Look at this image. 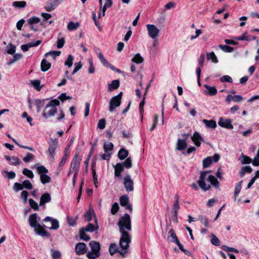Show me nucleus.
I'll use <instances>...</instances> for the list:
<instances>
[{
	"label": "nucleus",
	"instance_id": "nucleus-61",
	"mask_svg": "<svg viewBox=\"0 0 259 259\" xmlns=\"http://www.w3.org/2000/svg\"><path fill=\"white\" fill-rule=\"evenodd\" d=\"M119 206L117 203L115 202L112 206L111 209V213L112 214H115L118 210Z\"/></svg>",
	"mask_w": 259,
	"mask_h": 259
},
{
	"label": "nucleus",
	"instance_id": "nucleus-48",
	"mask_svg": "<svg viewBox=\"0 0 259 259\" xmlns=\"http://www.w3.org/2000/svg\"><path fill=\"white\" fill-rule=\"evenodd\" d=\"M61 54V52L60 51H51V52H49L48 53H47L45 56L46 57H48L49 56H52L54 59H55V58L57 56H60Z\"/></svg>",
	"mask_w": 259,
	"mask_h": 259
},
{
	"label": "nucleus",
	"instance_id": "nucleus-45",
	"mask_svg": "<svg viewBox=\"0 0 259 259\" xmlns=\"http://www.w3.org/2000/svg\"><path fill=\"white\" fill-rule=\"evenodd\" d=\"M73 60V56L71 55H69L67 60L65 62V65L67 66L68 68L71 67L72 65Z\"/></svg>",
	"mask_w": 259,
	"mask_h": 259
},
{
	"label": "nucleus",
	"instance_id": "nucleus-25",
	"mask_svg": "<svg viewBox=\"0 0 259 259\" xmlns=\"http://www.w3.org/2000/svg\"><path fill=\"white\" fill-rule=\"evenodd\" d=\"M80 26V23L78 22H69L67 26V28L69 31H73L77 29Z\"/></svg>",
	"mask_w": 259,
	"mask_h": 259
},
{
	"label": "nucleus",
	"instance_id": "nucleus-63",
	"mask_svg": "<svg viewBox=\"0 0 259 259\" xmlns=\"http://www.w3.org/2000/svg\"><path fill=\"white\" fill-rule=\"evenodd\" d=\"M34 158V155L31 153H28L24 158L23 160L25 162H29Z\"/></svg>",
	"mask_w": 259,
	"mask_h": 259
},
{
	"label": "nucleus",
	"instance_id": "nucleus-17",
	"mask_svg": "<svg viewBox=\"0 0 259 259\" xmlns=\"http://www.w3.org/2000/svg\"><path fill=\"white\" fill-rule=\"evenodd\" d=\"M44 221L51 222L52 226L49 228L50 229L56 230L59 227V222L57 220L51 218L50 217H47L44 220Z\"/></svg>",
	"mask_w": 259,
	"mask_h": 259
},
{
	"label": "nucleus",
	"instance_id": "nucleus-11",
	"mask_svg": "<svg viewBox=\"0 0 259 259\" xmlns=\"http://www.w3.org/2000/svg\"><path fill=\"white\" fill-rule=\"evenodd\" d=\"M58 146V141L57 139H52L51 143L49 144V147L48 148V153L49 158L51 160H53L54 159L55 155V151Z\"/></svg>",
	"mask_w": 259,
	"mask_h": 259
},
{
	"label": "nucleus",
	"instance_id": "nucleus-4",
	"mask_svg": "<svg viewBox=\"0 0 259 259\" xmlns=\"http://www.w3.org/2000/svg\"><path fill=\"white\" fill-rule=\"evenodd\" d=\"M28 221L30 226L34 229L35 232L41 236L48 237L49 235L44 228L37 221V214L33 213L30 214Z\"/></svg>",
	"mask_w": 259,
	"mask_h": 259
},
{
	"label": "nucleus",
	"instance_id": "nucleus-13",
	"mask_svg": "<svg viewBox=\"0 0 259 259\" xmlns=\"http://www.w3.org/2000/svg\"><path fill=\"white\" fill-rule=\"evenodd\" d=\"M80 160L81 159L80 158H78L77 155H76L71 162L69 175L71 172H78Z\"/></svg>",
	"mask_w": 259,
	"mask_h": 259
},
{
	"label": "nucleus",
	"instance_id": "nucleus-33",
	"mask_svg": "<svg viewBox=\"0 0 259 259\" xmlns=\"http://www.w3.org/2000/svg\"><path fill=\"white\" fill-rule=\"evenodd\" d=\"M252 171V169L250 166H245L241 168L239 174L240 177H243L246 172L251 173Z\"/></svg>",
	"mask_w": 259,
	"mask_h": 259
},
{
	"label": "nucleus",
	"instance_id": "nucleus-47",
	"mask_svg": "<svg viewBox=\"0 0 259 259\" xmlns=\"http://www.w3.org/2000/svg\"><path fill=\"white\" fill-rule=\"evenodd\" d=\"M52 256L53 259H60L61 257V253L59 250H51Z\"/></svg>",
	"mask_w": 259,
	"mask_h": 259
},
{
	"label": "nucleus",
	"instance_id": "nucleus-49",
	"mask_svg": "<svg viewBox=\"0 0 259 259\" xmlns=\"http://www.w3.org/2000/svg\"><path fill=\"white\" fill-rule=\"evenodd\" d=\"M22 173L23 175L27 176L29 178L32 179L34 177V175H33V172L31 170H30L27 168H24V169L23 170Z\"/></svg>",
	"mask_w": 259,
	"mask_h": 259
},
{
	"label": "nucleus",
	"instance_id": "nucleus-10",
	"mask_svg": "<svg viewBox=\"0 0 259 259\" xmlns=\"http://www.w3.org/2000/svg\"><path fill=\"white\" fill-rule=\"evenodd\" d=\"M182 138H179L177 143V150L181 151L185 149L187 147V140L189 138V134H184Z\"/></svg>",
	"mask_w": 259,
	"mask_h": 259
},
{
	"label": "nucleus",
	"instance_id": "nucleus-2",
	"mask_svg": "<svg viewBox=\"0 0 259 259\" xmlns=\"http://www.w3.org/2000/svg\"><path fill=\"white\" fill-rule=\"evenodd\" d=\"M208 171L202 172L197 182L199 187L204 191L210 188V185L208 182L217 189L220 186L219 182L217 178L212 175H208Z\"/></svg>",
	"mask_w": 259,
	"mask_h": 259
},
{
	"label": "nucleus",
	"instance_id": "nucleus-6",
	"mask_svg": "<svg viewBox=\"0 0 259 259\" xmlns=\"http://www.w3.org/2000/svg\"><path fill=\"white\" fill-rule=\"evenodd\" d=\"M35 166L36 167L37 173L40 175V181L41 183L43 185L49 183L51 181V178L49 176L47 175L48 172V169L45 166L39 165V164H36Z\"/></svg>",
	"mask_w": 259,
	"mask_h": 259
},
{
	"label": "nucleus",
	"instance_id": "nucleus-44",
	"mask_svg": "<svg viewBox=\"0 0 259 259\" xmlns=\"http://www.w3.org/2000/svg\"><path fill=\"white\" fill-rule=\"evenodd\" d=\"M121 163L123 164L124 168L129 169L132 167V161L131 157L126 158V159Z\"/></svg>",
	"mask_w": 259,
	"mask_h": 259
},
{
	"label": "nucleus",
	"instance_id": "nucleus-7",
	"mask_svg": "<svg viewBox=\"0 0 259 259\" xmlns=\"http://www.w3.org/2000/svg\"><path fill=\"white\" fill-rule=\"evenodd\" d=\"M148 36L152 39L157 38L160 34V29L154 24H147Z\"/></svg>",
	"mask_w": 259,
	"mask_h": 259
},
{
	"label": "nucleus",
	"instance_id": "nucleus-46",
	"mask_svg": "<svg viewBox=\"0 0 259 259\" xmlns=\"http://www.w3.org/2000/svg\"><path fill=\"white\" fill-rule=\"evenodd\" d=\"M242 181H240L235 186V192H234V197L236 200L237 196L239 194L241 189V184Z\"/></svg>",
	"mask_w": 259,
	"mask_h": 259
},
{
	"label": "nucleus",
	"instance_id": "nucleus-30",
	"mask_svg": "<svg viewBox=\"0 0 259 259\" xmlns=\"http://www.w3.org/2000/svg\"><path fill=\"white\" fill-rule=\"evenodd\" d=\"M175 201L173 204L172 209L174 211V213H178V211L180 208V205H179V197L178 195H176L175 196Z\"/></svg>",
	"mask_w": 259,
	"mask_h": 259
},
{
	"label": "nucleus",
	"instance_id": "nucleus-32",
	"mask_svg": "<svg viewBox=\"0 0 259 259\" xmlns=\"http://www.w3.org/2000/svg\"><path fill=\"white\" fill-rule=\"evenodd\" d=\"M239 160L242 164H249L252 162L253 160L248 156H245L243 154L241 155L239 158Z\"/></svg>",
	"mask_w": 259,
	"mask_h": 259
},
{
	"label": "nucleus",
	"instance_id": "nucleus-39",
	"mask_svg": "<svg viewBox=\"0 0 259 259\" xmlns=\"http://www.w3.org/2000/svg\"><path fill=\"white\" fill-rule=\"evenodd\" d=\"M22 55L21 54H16L13 56V59L7 63L8 65H10L16 61L20 60L22 58Z\"/></svg>",
	"mask_w": 259,
	"mask_h": 259
},
{
	"label": "nucleus",
	"instance_id": "nucleus-50",
	"mask_svg": "<svg viewBox=\"0 0 259 259\" xmlns=\"http://www.w3.org/2000/svg\"><path fill=\"white\" fill-rule=\"evenodd\" d=\"M117 251V248L116 246V244L115 243H112L110 244L109 248V251L110 254L112 255L114 254Z\"/></svg>",
	"mask_w": 259,
	"mask_h": 259
},
{
	"label": "nucleus",
	"instance_id": "nucleus-19",
	"mask_svg": "<svg viewBox=\"0 0 259 259\" xmlns=\"http://www.w3.org/2000/svg\"><path fill=\"white\" fill-rule=\"evenodd\" d=\"M124 170L123 164L117 163L114 166V175L116 177H121V172Z\"/></svg>",
	"mask_w": 259,
	"mask_h": 259
},
{
	"label": "nucleus",
	"instance_id": "nucleus-40",
	"mask_svg": "<svg viewBox=\"0 0 259 259\" xmlns=\"http://www.w3.org/2000/svg\"><path fill=\"white\" fill-rule=\"evenodd\" d=\"M212 159L211 157H207L204 159L202 162L203 168H207L212 163Z\"/></svg>",
	"mask_w": 259,
	"mask_h": 259
},
{
	"label": "nucleus",
	"instance_id": "nucleus-31",
	"mask_svg": "<svg viewBox=\"0 0 259 259\" xmlns=\"http://www.w3.org/2000/svg\"><path fill=\"white\" fill-rule=\"evenodd\" d=\"M12 6L18 9L24 8L26 6V2L24 1H14L12 3Z\"/></svg>",
	"mask_w": 259,
	"mask_h": 259
},
{
	"label": "nucleus",
	"instance_id": "nucleus-43",
	"mask_svg": "<svg viewBox=\"0 0 259 259\" xmlns=\"http://www.w3.org/2000/svg\"><path fill=\"white\" fill-rule=\"evenodd\" d=\"M40 21L39 18L37 17H31L27 20V22L30 25H33L34 24L39 23Z\"/></svg>",
	"mask_w": 259,
	"mask_h": 259
},
{
	"label": "nucleus",
	"instance_id": "nucleus-36",
	"mask_svg": "<svg viewBox=\"0 0 259 259\" xmlns=\"http://www.w3.org/2000/svg\"><path fill=\"white\" fill-rule=\"evenodd\" d=\"M85 231L84 228H81L79 230V236L81 239L87 241L90 239V237L85 233Z\"/></svg>",
	"mask_w": 259,
	"mask_h": 259
},
{
	"label": "nucleus",
	"instance_id": "nucleus-59",
	"mask_svg": "<svg viewBox=\"0 0 259 259\" xmlns=\"http://www.w3.org/2000/svg\"><path fill=\"white\" fill-rule=\"evenodd\" d=\"M106 121L105 119L102 118L99 120L98 123V127L101 130H103L105 127Z\"/></svg>",
	"mask_w": 259,
	"mask_h": 259
},
{
	"label": "nucleus",
	"instance_id": "nucleus-3",
	"mask_svg": "<svg viewBox=\"0 0 259 259\" xmlns=\"http://www.w3.org/2000/svg\"><path fill=\"white\" fill-rule=\"evenodd\" d=\"M60 105V102L57 99L52 100L46 106L42 113V116L47 119L53 117L57 113V107Z\"/></svg>",
	"mask_w": 259,
	"mask_h": 259
},
{
	"label": "nucleus",
	"instance_id": "nucleus-26",
	"mask_svg": "<svg viewBox=\"0 0 259 259\" xmlns=\"http://www.w3.org/2000/svg\"><path fill=\"white\" fill-rule=\"evenodd\" d=\"M94 216H95V211L92 207H90L84 214V218L87 221L90 222Z\"/></svg>",
	"mask_w": 259,
	"mask_h": 259
},
{
	"label": "nucleus",
	"instance_id": "nucleus-9",
	"mask_svg": "<svg viewBox=\"0 0 259 259\" xmlns=\"http://www.w3.org/2000/svg\"><path fill=\"white\" fill-rule=\"evenodd\" d=\"M123 185L126 192H130L134 191V181L130 175H127L123 178Z\"/></svg>",
	"mask_w": 259,
	"mask_h": 259
},
{
	"label": "nucleus",
	"instance_id": "nucleus-35",
	"mask_svg": "<svg viewBox=\"0 0 259 259\" xmlns=\"http://www.w3.org/2000/svg\"><path fill=\"white\" fill-rule=\"evenodd\" d=\"M235 39L237 40H247L249 41L251 40L250 36L248 35L247 32H244L242 35L236 37Z\"/></svg>",
	"mask_w": 259,
	"mask_h": 259
},
{
	"label": "nucleus",
	"instance_id": "nucleus-22",
	"mask_svg": "<svg viewBox=\"0 0 259 259\" xmlns=\"http://www.w3.org/2000/svg\"><path fill=\"white\" fill-rule=\"evenodd\" d=\"M96 53L97 54L98 58L100 59V61L101 62L102 64L104 66L106 67H108L110 66V64L107 61V60L105 59L104 56H103V54L101 52L100 50H97L96 51Z\"/></svg>",
	"mask_w": 259,
	"mask_h": 259
},
{
	"label": "nucleus",
	"instance_id": "nucleus-18",
	"mask_svg": "<svg viewBox=\"0 0 259 259\" xmlns=\"http://www.w3.org/2000/svg\"><path fill=\"white\" fill-rule=\"evenodd\" d=\"M191 139L194 143L195 145L197 147H199L200 146V142L203 141L202 138L201 137L200 135L197 132H195L193 134V135L191 137Z\"/></svg>",
	"mask_w": 259,
	"mask_h": 259
},
{
	"label": "nucleus",
	"instance_id": "nucleus-53",
	"mask_svg": "<svg viewBox=\"0 0 259 259\" xmlns=\"http://www.w3.org/2000/svg\"><path fill=\"white\" fill-rule=\"evenodd\" d=\"M113 148V144L111 142L105 143L104 145V149L106 152L111 151Z\"/></svg>",
	"mask_w": 259,
	"mask_h": 259
},
{
	"label": "nucleus",
	"instance_id": "nucleus-5",
	"mask_svg": "<svg viewBox=\"0 0 259 259\" xmlns=\"http://www.w3.org/2000/svg\"><path fill=\"white\" fill-rule=\"evenodd\" d=\"M91 250L87 254V256L89 259H96L100 256L101 246L100 243L95 241H92L89 243Z\"/></svg>",
	"mask_w": 259,
	"mask_h": 259
},
{
	"label": "nucleus",
	"instance_id": "nucleus-58",
	"mask_svg": "<svg viewBox=\"0 0 259 259\" xmlns=\"http://www.w3.org/2000/svg\"><path fill=\"white\" fill-rule=\"evenodd\" d=\"M3 173L6 175V177L9 179H14L16 177V174L13 171L9 172L7 170H3Z\"/></svg>",
	"mask_w": 259,
	"mask_h": 259
},
{
	"label": "nucleus",
	"instance_id": "nucleus-38",
	"mask_svg": "<svg viewBox=\"0 0 259 259\" xmlns=\"http://www.w3.org/2000/svg\"><path fill=\"white\" fill-rule=\"evenodd\" d=\"M206 58L207 60H211L213 63H217L218 62L217 58L213 52L207 53Z\"/></svg>",
	"mask_w": 259,
	"mask_h": 259
},
{
	"label": "nucleus",
	"instance_id": "nucleus-34",
	"mask_svg": "<svg viewBox=\"0 0 259 259\" xmlns=\"http://www.w3.org/2000/svg\"><path fill=\"white\" fill-rule=\"evenodd\" d=\"M128 151L123 148L119 151L118 157L120 160H123L128 156Z\"/></svg>",
	"mask_w": 259,
	"mask_h": 259
},
{
	"label": "nucleus",
	"instance_id": "nucleus-52",
	"mask_svg": "<svg viewBox=\"0 0 259 259\" xmlns=\"http://www.w3.org/2000/svg\"><path fill=\"white\" fill-rule=\"evenodd\" d=\"M23 188L27 189L28 190H31L32 189L33 186L31 182L28 180H25L22 183Z\"/></svg>",
	"mask_w": 259,
	"mask_h": 259
},
{
	"label": "nucleus",
	"instance_id": "nucleus-41",
	"mask_svg": "<svg viewBox=\"0 0 259 259\" xmlns=\"http://www.w3.org/2000/svg\"><path fill=\"white\" fill-rule=\"evenodd\" d=\"M219 48L225 52L231 53L234 50L233 48L227 45H219Z\"/></svg>",
	"mask_w": 259,
	"mask_h": 259
},
{
	"label": "nucleus",
	"instance_id": "nucleus-24",
	"mask_svg": "<svg viewBox=\"0 0 259 259\" xmlns=\"http://www.w3.org/2000/svg\"><path fill=\"white\" fill-rule=\"evenodd\" d=\"M202 122L204 123V124L205 125V126L209 128H212L214 129L217 126L216 122L213 120H207V119H203L202 120Z\"/></svg>",
	"mask_w": 259,
	"mask_h": 259
},
{
	"label": "nucleus",
	"instance_id": "nucleus-15",
	"mask_svg": "<svg viewBox=\"0 0 259 259\" xmlns=\"http://www.w3.org/2000/svg\"><path fill=\"white\" fill-rule=\"evenodd\" d=\"M120 204L122 206L124 207L125 209L129 210L131 212L132 211V206L129 203V199L127 195H125L120 197Z\"/></svg>",
	"mask_w": 259,
	"mask_h": 259
},
{
	"label": "nucleus",
	"instance_id": "nucleus-60",
	"mask_svg": "<svg viewBox=\"0 0 259 259\" xmlns=\"http://www.w3.org/2000/svg\"><path fill=\"white\" fill-rule=\"evenodd\" d=\"M222 248L223 250H224L226 251L229 252V251H233L236 253H238L239 251L237 249L233 247H230L226 245H223L222 246Z\"/></svg>",
	"mask_w": 259,
	"mask_h": 259
},
{
	"label": "nucleus",
	"instance_id": "nucleus-16",
	"mask_svg": "<svg viewBox=\"0 0 259 259\" xmlns=\"http://www.w3.org/2000/svg\"><path fill=\"white\" fill-rule=\"evenodd\" d=\"M218 124L220 126L229 129H232L233 128V126L231 124V121L230 119L220 118L218 122Z\"/></svg>",
	"mask_w": 259,
	"mask_h": 259
},
{
	"label": "nucleus",
	"instance_id": "nucleus-64",
	"mask_svg": "<svg viewBox=\"0 0 259 259\" xmlns=\"http://www.w3.org/2000/svg\"><path fill=\"white\" fill-rule=\"evenodd\" d=\"M199 220L206 227H209L208 219L205 217H200Z\"/></svg>",
	"mask_w": 259,
	"mask_h": 259
},
{
	"label": "nucleus",
	"instance_id": "nucleus-56",
	"mask_svg": "<svg viewBox=\"0 0 259 259\" xmlns=\"http://www.w3.org/2000/svg\"><path fill=\"white\" fill-rule=\"evenodd\" d=\"M29 202L30 207L34 210H37L38 209V206L37 203L32 199H29Z\"/></svg>",
	"mask_w": 259,
	"mask_h": 259
},
{
	"label": "nucleus",
	"instance_id": "nucleus-1",
	"mask_svg": "<svg viewBox=\"0 0 259 259\" xmlns=\"http://www.w3.org/2000/svg\"><path fill=\"white\" fill-rule=\"evenodd\" d=\"M117 225L121 234L119 240V245L122 250L119 251V252L121 254H124L127 251L132 239L130 234L128 232L132 229L130 215L127 213L125 214L124 216L119 219Z\"/></svg>",
	"mask_w": 259,
	"mask_h": 259
},
{
	"label": "nucleus",
	"instance_id": "nucleus-21",
	"mask_svg": "<svg viewBox=\"0 0 259 259\" xmlns=\"http://www.w3.org/2000/svg\"><path fill=\"white\" fill-rule=\"evenodd\" d=\"M204 87L205 88L204 93L207 95L214 96L217 93V90L214 87H210L207 84H205Z\"/></svg>",
	"mask_w": 259,
	"mask_h": 259
},
{
	"label": "nucleus",
	"instance_id": "nucleus-28",
	"mask_svg": "<svg viewBox=\"0 0 259 259\" xmlns=\"http://www.w3.org/2000/svg\"><path fill=\"white\" fill-rule=\"evenodd\" d=\"M119 86V81L118 80H114L108 85V91L111 92L113 90L117 89Z\"/></svg>",
	"mask_w": 259,
	"mask_h": 259
},
{
	"label": "nucleus",
	"instance_id": "nucleus-55",
	"mask_svg": "<svg viewBox=\"0 0 259 259\" xmlns=\"http://www.w3.org/2000/svg\"><path fill=\"white\" fill-rule=\"evenodd\" d=\"M11 164L13 165H18L20 164V159L15 156H13L11 157Z\"/></svg>",
	"mask_w": 259,
	"mask_h": 259
},
{
	"label": "nucleus",
	"instance_id": "nucleus-14",
	"mask_svg": "<svg viewBox=\"0 0 259 259\" xmlns=\"http://www.w3.org/2000/svg\"><path fill=\"white\" fill-rule=\"evenodd\" d=\"M75 252L77 255H82L88 251V247L84 243H78L75 245Z\"/></svg>",
	"mask_w": 259,
	"mask_h": 259
},
{
	"label": "nucleus",
	"instance_id": "nucleus-62",
	"mask_svg": "<svg viewBox=\"0 0 259 259\" xmlns=\"http://www.w3.org/2000/svg\"><path fill=\"white\" fill-rule=\"evenodd\" d=\"M74 66V68L72 72V74L76 73L82 67L81 62L75 63Z\"/></svg>",
	"mask_w": 259,
	"mask_h": 259
},
{
	"label": "nucleus",
	"instance_id": "nucleus-54",
	"mask_svg": "<svg viewBox=\"0 0 259 259\" xmlns=\"http://www.w3.org/2000/svg\"><path fill=\"white\" fill-rule=\"evenodd\" d=\"M34 104L37 109V112H39L44 105V101L40 100H37L34 101Z\"/></svg>",
	"mask_w": 259,
	"mask_h": 259
},
{
	"label": "nucleus",
	"instance_id": "nucleus-37",
	"mask_svg": "<svg viewBox=\"0 0 259 259\" xmlns=\"http://www.w3.org/2000/svg\"><path fill=\"white\" fill-rule=\"evenodd\" d=\"M40 81L39 80H32L30 81V84L37 91H40L42 86L40 85Z\"/></svg>",
	"mask_w": 259,
	"mask_h": 259
},
{
	"label": "nucleus",
	"instance_id": "nucleus-29",
	"mask_svg": "<svg viewBox=\"0 0 259 259\" xmlns=\"http://www.w3.org/2000/svg\"><path fill=\"white\" fill-rule=\"evenodd\" d=\"M168 238L171 242L174 243H176L179 240L174 230L172 229H171L168 232Z\"/></svg>",
	"mask_w": 259,
	"mask_h": 259
},
{
	"label": "nucleus",
	"instance_id": "nucleus-51",
	"mask_svg": "<svg viewBox=\"0 0 259 259\" xmlns=\"http://www.w3.org/2000/svg\"><path fill=\"white\" fill-rule=\"evenodd\" d=\"M211 237V243L215 246H219L220 244L219 239L213 234L210 235Z\"/></svg>",
	"mask_w": 259,
	"mask_h": 259
},
{
	"label": "nucleus",
	"instance_id": "nucleus-20",
	"mask_svg": "<svg viewBox=\"0 0 259 259\" xmlns=\"http://www.w3.org/2000/svg\"><path fill=\"white\" fill-rule=\"evenodd\" d=\"M51 200V197L49 193H45L43 194L40 198L39 205H44L46 203L50 202Z\"/></svg>",
	"mask_w": 259,
	"mask_h": 259
},
{
	"label": "nucleus",
	"instance_id": "nucleus-42",
	"mask_svg": "<svg viewBox=\"0 0 259 259\" xmlns=\"http://www.w3.org/2000/svg\"><path fill=\"white\" fill-rule=\"evenodd\" d=\"M16 46L10 44L7 47V52L9 54L13 55L16 52Z\"/></svg>",
	"mask_w": 259,
	"mask_h": 259
},
{
	"label": "nucleus",
	"instance_id": "nucleus-27",
	"mask_svg": "<svg viewBox=\"0 0 259 259\" xmlns=\"http://www.w3.org/2000/svg\"><path fill=\"white\" fill-rule=\"evenodd\" d=\"M132 61L137 64H141L144 62V58L141 56L140 53L134 55L132 59Z\"/></svg>",
	"mask_w": 259,
	"mask_h": 259
},
{
	"label": "nucleus",
	"instance_id": "nucleus-23",
	"mask_svg": "<svg viewBox=\"0 0 259 259\" xmlns=\"http://www.w3.org/2000/svg\"><path fill=\"white\" fill-rule=\"evenodd\" d=\"M40 66H41V71L43 72H45V71H47V70H48L50 68L51 64L50 62L48 61L46 59H44L41 61Z\"/></svg>",
	"mask_w": 259,
	"mask_h": 259
},
{
	"label": "nucleus",
	"instance_id": "nucleus-12",
	"mask_svg": "<svg viewBox=\"0 0 259 259\" xmlns=\"http://www.w3.org/2000/svg\"><path fill=\"white\" fill-rule=\"evenodd\" d=\"M63 0H49L48 1L45 7L47 12H51L55 10L57 6L61 3Z\"/></svg>",
	"mask_w": 259,
	"mask_h": 259
},
{
	"label": "nucleus",
	"instance_id": "nucleus-57",
	"mask_svg": "<svg viewBox=\"0 0 259 259\" xmlns=\"http://www.w3.org/2000/svg\"><path fill=\"white\" fill-rule=\"evenodd\" d=\"M252 164L253 166H259V148L257 150V154L253 158Z\"/></svg>",
	"mask_w": 259,
	"mask_h": 259
},
{
	"label": "nucleus",
	"instance_id": "nucleus-8",
	"mask_svg": "<svg viewBox=\"0 0 259 259\" xmlns=\"http://www.w3.org/2000/svg\"><path fill=\"white\" fill-rule=\"evenodd\" d=\"M122 92L113 97L109 102V111L112 112L115 108L120 106L122 97Z\"/></svg>",
	"mask_w": 259,
	"mask_h": 259
}]
</instances>
